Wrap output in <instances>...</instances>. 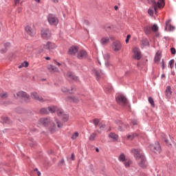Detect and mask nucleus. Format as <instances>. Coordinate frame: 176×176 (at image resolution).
<instances>
[{
    "label": "nucleus",
    "instance_id": "4468645a",
    "mask_svg": "<svg viewBox=\"0 0 176 176\" xmlns=\"http://www.w3.org/2000/svg\"><path fill=\"white\" fill-rule=\"evenodd\" d=\"M25 30L28 35H30V36H34V35H35V30H34V29H32V28H31L30 25H27L25 28Z\"/></svg>",
    "mask_w": 176,
    "mask_h": 176
},
{
    "label": "nucleus",
    "instance_id": "de8ad7c7",
    "mask_svg": "<svg viewBox=\"0 0 176 176\" xmlns=\"http://www.w3.org/2000/svg\"><path fill=\"white\" fill-rule=\"evenodd\" d=\"M130 38H131V36H130V34H128L126 38V43H129V41H130Z\"/></svg>",
    "mask_w": 176,
    "mask_h": 176
},
{
    "label": "nucleus",
    "instance_id": "6ab92c4d",
    "mask_svg": "<svg viewBox=\"0 0 176 176\" xmlns=\"http://www.w3.org/2000/svg\"><path fill=\"white\" fill-rule=\"evenodd\" d=\"M172 94H173V91H171V87L170 86L166 87V89L165 91V95L167 97V98H171Z\"/></svg>",
    "mask_w": 176,
    "mask_h": 176
},
{
    "label": "nucleus",
    "instance_id": "bf43d9fd",
    "mask_svg": "<svg viewBox=\"0 0 176 176\" xmlns=\"http://www.w3.org/2000/svg\"><path fill=\"white\" fill-rule=\"evenodd\" d=\"M52 2H54V3H58V0H51Z\"/></svg>",
    "mask_w": 176,
    "mask_h": 176
},
{
    "label": "nucleus",
    "instance_id": "09e8293b",
    "mask_svg": "<svg viewBox=\"0 0 176 176\" xmlns=\"http://www.w3.org/2000/svg\"><path fill=\"white\" fill-rule=\"evenodd\" d=\"M170 52H171L172 54H175V53H176L175 48H174V47L170 48Z\"/></svg>",
    "mask_w": 176,
    "mask_h": 176
},
{
    "label": "nucleus",
    "instance_id": "052dcab7",
    "mask_svg": "<svg viewBox=\"0 0 176 176\" xmlns=\"http://www.w3.org/2000/svg\"><path fill=\"white\" fill-rule=\"evenodd\" d=\"M165 142L166 145H170V144L168 143V140H167L166 139H165Z\"/></svg>",
    "mask_w": 176,
    "mask_h": 176
},
{
    "label": "nucleus",
    "instance_id": "0e129e2a",
    "mask_svg": "<svg viewBox=\"0 0 176 176\" xmlns=\"http://www.w3.org/2000/svg\"><path fill=\"white\" fill-rule=\"evenodd\" d=\"M114 9H115V10H118V6H116L114 7Z\"/></svg>",
    "mask_w": 176,
    "mask_h": 176
},
{
    "label": "nucleus",
    "instance_id": "f3484780",
    "mask_svg": "<svg viewBox=\"0 0 176 176\" xmlns=\"http://www.w3.org/2000/svg\"><path fill=\"white\" fill-rule=\"evenodd\" d=\"M66 101H68L69 102H78L79 101V98L78 96H68L66 98Z\"/></svg>",
    "mask_w": 176,
    "mask_h": 176
},
{
    "label": "nucleus",
    "instance_id": "7c9ffc66",
    "mask_svg": "<svg viewBox=\"0 0 176 176\" xmlns=\"http://www.w3.org/2000/svg\"><path fill=\"white\" fill-rule=\"evenodd\" d=\"M96 137H97V133H93L92 134L90 135L89 140V141H94Z\"/></svg>",
    "mask_w": 176,
    "mask_h": 176
},
{
    "label": "nucleus",
    "instance_id": "a19ab883",
    "mask_svg": "<svg viewBox=\"0 0 176 176\" xmlns=\"http://www.w3.org/2000/svg\"><path fill=\"white\" fill-rule=\"evenodd\" d=\"M99 129H100V130H104L105 129V124L101 122L99 124Z\"/></svg>",
    "mask_w": 176,
    "mask_h": 176
},
{
    "label": "nucleus",
    "instance_id": "f8f14e48",
    "mask_svg": "<svg viewBox=\"0 0 176 176\" xmlns=\"http://www.w3.org/2000/svg\"><path fill=\"white\" fill-rule=\"evenodd\" d=\"M87 57V52L83 50H80L77 53V58H79V60H82L83 58H86Z\"/></svg>",
    "mask_w": 176,
    "mask_h": 176
},
{
    "label": "nucleus",
    "instance_id": "13d9d810",
    "mask_svg": "<svg viewBox=\"0 0 176 176\" xmlns=\"http://www.w3.org/2000/svg\"><path fill=\"white\" fill-rule=\"evenodd\" d=\"M54 61H55V64H56L58 67H60V65H61V63H60L56 60H54Z\"/></svg>",
    "mask_w": 176,
    "mask_h": 176
},
{
    "label": "nucleus",
    "instance_id": "4c0bfd02",
    "mask_svg": "<svg viewBox=\"0 0 176 176\" xmlns=\"http://www.w3.org/2000/svg\"><path fill=\"white\" fill-rule=\"evenodd\" d=\"M0 97L1 98H8V93L3 92V93L0 94Z\"/></svg>",
    "mask_w": 176,
    "mask_h": 176
},
{
    "label": "nucleus",
    "instance_id": "aec40b11",
    "mask_svg": "<svg viewBox=\"0 0 176 176\" xmlns=\"http://www.w3.org/2000/svg\"><path fill=\"white\" fill-rule=\"evenodd\" d=\"M66 76L72 80H78V77L74 75V74H72L71 72H67Z\"/></svg>",
    "mask_w": 176,
    "mask_h": 176
},
{
    "label": "nucleus",
    "instance_id": "473e14b6",
    "mask_svg": "<svg viewBox=\"0 0 176 176\" xmlns=\"http://www.w3.org/2000/svg\"><path fill=\"white\" fill-rule=\"evenodd\" d=\"M118 159L120 162H126V156L124 155V154H121Z\"/></svg>",
    "mask_w": 176,
    "mask_h": 176
},
{
    "label": "nucleus",
    "instance_id": "8fccbe9b",
    "mask_svg": "<svg viewBox=\"0 0 176 176\" xmlns=\"http://www.w3.org/2000/svg\"><path fill=\"white\" fill-rule=\"evenodd\" d=\"M131 123L133 124V126H135V124H138V122L135 120H133Z\"/></svg>",
    "mask_w": 176,
    "mask_h": 176
},
{
    "label": "nucleus",
    "instance_id": "e2e57ef3",
    "mask_svg": "<svg viewBox=\"0 0 176 176\" xmlns=\"http://www.w3.org/2000/svg\"><path fill=\"white\" fill-rule=\"evenodd\" d=\"M45 60H50V57L49 56L45 57Z\"/></svg>",
    "mask_w": 176,
    "mask_h": 176
},
{
    "label": "nucleus",
    "instance_id": "2f4dec72",
    "mask_svg": "<svg viewBox=\"0 0 176 176\" xmlns=\"http://www.w3.org/2000/svg\"><path fill=\"white\" fill-rule=\"evenodd\" d=\"M45 38H50V36H52V33L50 32V30L49 29H47L45 30Z\"/></svg>",
    "mask_w": 176,
    "mask_h": 176
},
{
    "label": "nucleus",
    "instance_id": "9d476101",
    "mask_svg": "<svg viewBox=\"0 0 176 176\" xmlns=\"http://www.w3.org/2000/svg\"><path fill=\"white\" fill-rule=\"evenodd\" d=\"M56 113L58 116H62V119L63 122H68V115L64 113V111L61 109H58L56 110Z\"/></svg>",
    "mask_w": 176,
    "mask_h": 176
},
{
    "label": "nucleus",
    "instance_id": "58836bf2",
    "mask_svg": "<svg viewBox=\"0 0 176 176\" xmlns=\"http://www.w3.org/2000/svg\"><path fill=\"white\" fill-rule=\"evenodd\" d=\"M174 63H175L174 59H172L169 61V65H170V67L171 68V69H173V68L174 67Z\"/></svg>",
    "mask_w": 176,
    "mask_h": 176
},
{
    "label": "nucleus",
    "instance_id": "f704fd0d",
    "mask_svg": "<svg viewBox=\"0 0 176 176\" xmlns=\"http://www.w3.org/2000/svg\"><path fill=\"white\" fill-rule=\"evenodd\" d=\"M134 137H137V134L132 133L127 136V140H130L131 141V140H134Z\"/></svg>",
    "mask_w": 176,
    "mask_h": 176
},
{
    "label": "nucleus",
    "instance_id": "6e6d98bb",
    "mask_svg": "<svg viewBox=\"0 0 176 176\" xmlns=\"http://www.w3.org/2000/svg\"><path fill=\"white\" fill-rule=\"evenodd\" d=\"M47 153H48V155H52V154H53V150H50V151H47Z\"/></svg>",
    "mask_w": 176,
    "mask_h": 176
},
{
    "label": "nucleus",
    "instance_id": "4d7b16f0",
    "mask_svg": "<svg viewBox=\"0 0 176 176\" xmlns=\"http://www.w3.org/2000/svg\"><path fill=\"white\" fill-rule=\"evenodd\" d=\"M162 69H164V60L162 59Z\"/></svg>",
    "mask_w": 176,
    "mask_h": 176
},
{
    "label": "nucleus",
    "instance_id": "f03ea898",
    "mask_svg": "<svg viewBox=\"0 0 176 176\" xmlns=\"http://www.w3.org/2000/svg\"><path fill=\"white\" fill-rule=\"evenodd\" d=\"M131 153L134 155L138 166L142 167V168H145V167H146V160L144 154L141 153V149L133 148L131 150Z\"/></svg>",
    "mask_w": 176,
    "mask_h": 176
},
{
    "label": "nucleus",
    "instance_id": "a211bd4d",
    "mask_svg": "<svg viewBox=\"0 0 176 176\" xmlns=\"http://www.w3.org/2000/svg\"><path fill=\"white\" fill-rule=\"evenodd\" d=\"M170 23H171V19H169L166 22L165 29L167 30V28H168V31H174V30H175V27L171 25V24H170Z\"/></svg>",
    "mask_w": 176,
    "mask_h": 176
},
{
    "label": "nucleus",
    "instance_id": "a18cd8bd",
    "mask_svg": "<svg viewBox=\"0 0 176 176\" xmlns=\"http://www.w3.org/2000/svg\"><path fill=\"white\" fill-rule=\"evenodd\" d=\"M109 57H110L109 54L108 53L104 54V60H109Z\"/></svg>",
    "mask_w": 176,
    "mask_h": 176
},
{
    "label": "nucleus",
    "instance_id": "7ed1b4c3",
    "mask_svg": "<svg viewBox=\"0 0 176 176\" xmlns=\"http://www.w3.org/2000/svg\"><path fill=\"white\" fill-rule=\"evenodd\" d=\"M164 0H159L157 1V5H156V8L155 9V6L151 7L148 10V14L149 16H153L154 13L157 14V9H162L164 8Z\"/></svg>",
    "mask_w": 176,
    "mask_h": 176
},
{
    "label": "nucleus",
    "instance_id": "e433bc0d",
    "mask_svg": "<svg viewBox=\"0 0 176 176\" xmlns=\"http://www.w3.org/2000/svg\"><path fill=\"white\" fill-rule=\"evenodd\" d=\"M151 30H152L154 32H157V30H159V27L157 26V25L154 24V25H153V27L151 28Z\"/></svg>",
    "mask_w": 176,
    "mask_h": 176
},
{
    "label": "nucleus",
    "instance_id": "1a4fd4ad",
    "mask_svg": "<svg viewBox=\"0 0 176 176\" xmlns=\"http://www.w3.org/2000/svg\"><path fill=\"white\" fill-rule=\"evenodd\" d=\"M150 148L155 153H160V152H162V148L160 147V144H159V142H157L154 145L151 146Z\"/></svg>",
    "mask_w": 176,
    "mask_h": 176
},
{
    "label": "nucleus",
    "instance_id": "ea45409f",
    "mask_svg": "<svg viewBox=\"0 0 176 176\" xmlns=\"http://www.w3.org/2000/svg\"><path fill=\"white\" fill-rule=\"evenodd\" d=\"M64 164H65V161L64 158H62L58 162V166H64Z\"/></svg>",
    "mask_w": 176,
    "mask_h": 176
},
{
    "label": "nucleus",
    "instance_id": "9b49d317",
    "mask_svg": "<svg viewBox=\"0 0 176 176\" xmlns=\"http://www.w3.org/2000/svg\"><path fill=\"white\" fill-rule=\"evenodd\" d=\"M133 58L135 60H140L141 59V51H140V48L134 47L133 49Z\"/></svg>",
    "mask_w": 176,
    "mask_h": 176
},
{
    "label": "nucleus",
    "instance_id": "338daca9",
    "mask_svg": "<svg viewBox=\"0 0 176 176\" xmlns=\"http://www.w3.org/2000/svg\"><path fill=\"white\" fill-rule=\"evenodd\" d=\"M36 2H37L38 3H39L41 2V0H34Z\"/></svg>",
    "mask_w": 176,
    "mask_h": 176
},
{
    "label": "nucleus",
    "instance_id": "774afa93",
    "mask_svg": "<svg viewBox=\"0 0 176 176\" xmlns=\"http://www.w3.org/2000/svg\"><path fill=\"white\" fill-rule=\"evenodd\" d=\"M96 152H100V150L98 149V148H96Z\"/></svg>",
    "mask_w": 176,
    "mask_h": 176
},
{
    "label": "nucleus",
    "instance_id": "393cba45",
    "mask_svg": "<svg viewBox=\"0 0 176 176\" xmlns=\"http://www.w3.org/2000/svg\"><path fill=\"white\" fill-rule=\"evenodd\" d=\"M109 138H111L113 141H118V138H119V136H118V135L114 133H111L109 135Z\"/></svg>",
    "mask_w": 176,
    "mask_h": 176
},
{
    "label": "nucleus",
    "instance_id": "603ef678",
    "mask_svg": "<svg viewBox=\"0 0 176 176\" xmlns=\"http://www.w3.org/2000/svg\"><path fill=\"white\" fill-rule=\"evenodd\" d=\"M70 159L71 160H75V154L72 153Z\"/></svg>",
    "mask_w": 176,
    "mask_h": 176
},
{
    "label": "nucleus",
    "instance_id": "f257e3e1",
    "mask_svg": "<svg viewBox=\"0 0 176 176\" xmlns=\"http://www.w3.org/2000/svg\"><path fill=\"white\" fill-rule=\"evenodd\" d=\"M62 127L63 124L58 120L52 121L50 118H47L45 120V128L50 131V133H56V131H58Z\"/></svg>",
    "mask_w": 176,
    "mask_h": 176
},
{
    "label": "nucleus",
    "instance_id": "ddd939ff",
    "mask_svg": "<svg viewBox=\"0 0 176 176\" xmlns=\"http://www.w3.org/2000/svg\"><path fill=\"white\" fill-rule=\"evenodd\" d=\"M78 50H79V48L76 46H72L68 50V54L70 56H75L76 53H78Z\"/></svg>",
    "mask_w": 176,
    "mask_h": 176
},
{
    "label": "nucleus",
    "instance_id": "c756f323",
    "mask_svg": "<svg viewBox=\"0 0 176 176\" xmlns=\"http://www.w3.org/2000/svg\"><path fill=\"white\" fill-rule=\"evenodd\" d=\"M28 65H29L28 62L25 61V62L22 63L18 67V68L21 69V68H23V67H24L25 68H27V67H28Z\"/></svg>",
    "mask_w": 176,
    "mask_h": 176
},
{
    "label": "nucleus",
    "instance_id": "72a5a7b5",
    "mask_svg": "<svg viewBox=\"0 0 176 176\" xmlns=\"http://www.w3.org/2000/svg\"><path fill=\"white\" fill-rule=\"evenodd\" d=\"M79 137V133L74 132L72 135V140H76Z\"/></svg>",
    "mask_w": 176,
    "mask_h": 176
},
{
    "label": "nucleus",
    "instance_id": "864d4df0",
    "mask_svg": "<svg viewBox=\"0 0 176 176\" xmlns=\"http://www.w3.org/2000/svg\"><path fill=\"white\" fill-rule=\"evenodd\" d=\"M34 171H36L38 176H41V173L38 170V168H35Z\"/></svg>",
    "mask_w": 176,
    "mask_h": 176
},
{
    "label": "nucleus",
    "instance_id": "c03bdc74",
    "mask_svg": "<svg viewBox=\"0 0 176 176\" xmlns=\"http://www.w3.org/2000/svg\"><path fill=\"white\" fill-rule=\"evenodd\" d=\"M105 65L106 67H107V68H109V69H111V68H112V64H111V63H109V61H107L105 63Z\"/></svg>",
    "mask_w": 176,
    "mask_h": 176
},
{
    "label": "nucleus",
    "instance_id": "2eb2a0df",
    "mask_svg": "<svg viewBox=\"0 0 176 176\" xmlns=\"http://www.w3.org/2000/svg\"><path fill=\"white\" fill-rule=\"evenodd\" d=\"M57 108L54 106L48 107L45 109V115H49V113H54L56 112Z\"/></svg>",
    "mask_w": 176,
    "mask_h": 176
},
{
    "label": "nucleus",
    "instance_id": "69168bd1",
    "mask_svg": "<svg viewBox=\"0 0 176 176\" xmlns=\"http://www.w3.org/2000/svg\"><path fill=\"white\" fill-rule=\"evenodd\" d=\"M41 113H43V112H45V110H44L43 109H42L41 110Z\"/></svg>",
    "mask_w": 176,
    "mask_h": 176
},
{
    "label": "nucleus",
    "instance_id": "c85d7f7f",
    "mask_svg": "<svg viewBox=\"0 0 176 176\" xmlns=\"http://www.w3.org/2000/svg\"><path fill=\"white\" fill-rule=\"evenodd\" d=\"M144 32L146 35H149V34L152 32V28H151V27L144 28Z\"/></svg>",
    "mask_w": 176,
    "mask_h": 176
},
{
    "label": "nucleus",
    "instance_id": "680f3d73",
    "mask_svg": "<svg viewBox=\"0 0 176 176\" xmlns=\"http://www.w3.org/2000/svg\"><path fill=\"white\" fill-rule=\"evenodd\" d=\"M15 5H17L20 2V0H15Z\"/></svg>",
    "mask_w": 176,
    "mask_h": 176
},
{
    "label": "nucleus",
    "instance_id": "423d86ee",
    "mask_svg": "<svg viewBox=\"0 0 176 176\" xmlns=\"http://www.w3.org/2000/svg\"><path fill=\"white\" fill-rule=\"evenodd\" d=\"M47 21L50 25L56 26L58 24V18L53 14H50L47 16Z\"/></svg>",
    "mask_w": 176,
    "mask_h": 176
},
{
    "label": "nucleus",
    "instance_id": "4be33fe9",
    "mask_svg": "<svg viewBox=\"0 0 176 176\" xmlns=\"http://www.w3.org/2000/svg\"><path fill=\"white\" fill-rule=\"evenodd\" d=\"M109 39H110L109 37H107V36L102 37L100 40L101 45H107V43H109Z\"/></svg>",
    "mask_w": 176,
    "mask_h": 176
},
{
    "label": "nucleus",
    "instance_id": "cd10ccee",
    "mask_svg": "<svg viewBox=\"0 0 176 176\" xmlns=\"http://www.w3.org/2000/svg\"><path fill=\"white\" fill-rule=\"evenodd\" d=\"M124 164L125 166V167L127 168L129 167H130V166L131 165V160H126L124 162Z\"/></svg>",
    "mask_w": 176,
    "mask_h": 176
},
{
    "label": "nucleus",
    "instance_id": "dca6fc26",
    "mask_svg": "<svg viewBox=\"0 0 176 176\" xmlns=\"http://www.w3.org/2000/svg\"><path fill=\"white\" fill-rule=\"evenodd\" d=\"M56 44L50 41L47 42L45 44V49H47V50H52L53 49H56Z\"/></svg>",
    "mask_w": 176,
    "mask_h": 176
},
{
    "label": "nucleus",
    "instance_id": "39448f33",
    "mask_svg": "<svg viewBox=\"0 0 176 176\" xmlns=\"http://www.w3.org/2000/svg\"><path fill=\"white\" fill-rule=\"evenodd\" d=\"M111 47L113 52L118 53L122 50V43L119 41H115L112 43Z\"/></svg>",
    "mask_w": 176,
    "mask_h": 176
},
{
    "label": "nucleus",
    "instance_id": "bb28decb",
    "mask_svg": "<svg viewBox=\"0 0 176 176\" xmlns=\"http://www.w3.org/2000/svg\"><path fill=\"white\" fill-rule=\"evenodd\" d=\"M146 1L148 3L154 6V9H156V5H157V3H156L155 0H146Z\"/></svg>",
    "mask_w": 176,
    "mask_h": 176
},
{
    "label": "nucleus",
    "instance_id": "5701e85b",
    "mask_svg": "<svg viewBox=\"0 0 176 176\" xmlns=\"http://www.w3.org/2000/svg\"><path fill=\"white\" fill-rule=\"evenodd\" d=\"M161 58H162V52H157L155 56V59H154L155 63H159Z\"/></svg>",
    "mask_w": 176,
    "mask_h": 176
},
{
    "label": "nucleus",
    "instance_id": "b1692460",
    "mask_svg": "<svg viewBox=\"0 0 176 176\" xmlns=\"http://www.w3.org/2000/svg\"><path fill=\"white\" fill-rule=\"evenodd\" d=\"M47 69L50 71V72H58V69L52 65L47 67Z\"/></svg>",
    "mask_w": 176,
    "mask_h": 176
},
{
    "label": "nucleus",
    "instance_id": "0eeeda50",
    "mask_svg": "<svg viewBox=\"0 0 176 176\" xmlns=\"http://www.w3.org/2000/svg\"><path fill=\"white\" fill-rule=\"evenodd\" d=\"M116 102L119 105H127V98L123 95H120L116 98Z\"/></svg>",
    "mask_w": 176,
    "mask_h": 176
},
{
    "label": "nucleus",
    "instance_id": "412c9836",
    "mask_svg": "<svg viewBox=\"0 0 176 176\" xmlns=\"http://www.w3.org/2000/svg\"><path fill=\"white\" fill-rule=\"evenodd\" d=\"M4 48H2L0 52L3 54V53H6L8 52V49H9L11 46L10 43H6L3 45Z\"/></svg>",
    "mask_w": 176,
    "mask_h": 176
},
{
    "label": "nucleus",
    "instance_id": "a878e982",
    "mask_svg": "<svg viewBox=\"0 0 176 176\" xmlns=\"http://www.w3.org/2000/svg\"><path fill=\"white\" fill-rule=\"evenodd\" d=\"M38 127H45V118H41L38 122Z\"/></svg>",
    "mask_w": 176,
    "mask_h": 176
},
{
    "label": "nucleus",
    "instance_id": "c9c22d12",
    "mask_svg": "<svg viewBox=\"0 0 176 176\" xmlns=\"http://www.w3.org/2000/svg\"><path fill=\"white\" fill-rule=\"evenodd\" d=\"M148 102L151 104V107H155V101L152 97H148Z\"/></svg>",
    "mask_w": 176,
    "mask_h": 176
},
{
    "label": "nucleus",
    "instance_id": "37998d69",
    "mask_svg": "<svg viewBox=\"0 0 176 176\" xmlns=\"http://www.w3.org/2000/svg\"><path fill=\"white\" fill-rule=\"evenodd\" d=\"M61 91H63V93H67V91H69V93H72V91L68 90V89H67L66 87H62Z\"/></svg>",
    "mask_w": 176,
    "mask_h": 176
},
{
    "label": "nucleus",
    "instance_id": "20e7f679",
    "mask_svg": "<svg viewBox=\"0 0 176 176\" xmlns=\"http://www.w3.org/2000/svg\"><path fill=\"white\" fill-rule=\"evenodd\" d=\"M13 97L15 100H19V98H22V100H24L25 102H30V100H31V98H30V95H28L27 93L23 91H19L14 94Z\"/></svg>",
    "mask_w": 176,
    "mask_h": 176
},
{
    "label": "nucleus",
    "instance_id": "79ce46f5",
    "mask_svg": "<svg viewBox=\"0 0 176 176\" xmlns=\"http://www.w3.org/2000/svg\"><path fill=\"white\" fill-rule=\"evenodd\" d=\"M98 123H100V120L96 118L94 120V124L97 127L98 126Z\"/></svg>",
    "mask_w": 176,
    "mask_h": 176
},
{
    "label": "nucleus",
    "instance_id": "3c124183",
    "mask_svg": "<svg viewBox=\"0 0 176 176\" xmlns=\"http://www.w3.org/2000/svg\"><path fill=\"white\" fill-rule=\"evenodd\" d=\"M41 36L42 38H45V30L43 29L41 30Z\"/></svg>",
    "mask_w": 176,
    "mask_h": 176
},
{
    "label": "nucleus",
    "instance_id": "6e6552de",
    "mask_svg": "<svg viewBox=\"0 0 176 176\" xmlns=\"http://www.w3.org/2000/svg\"><path fill=\"white\" fill-rule=\"evenodd\" d=\"M31 98L38 101V102H43V98L41 95L38 94L36 91L32 92L30 94Z\"/></svg>",
    "mask_w": 176,
    "mask_h": 176
},
{
    "label": "nucleus",
    "instance_id": "5fc2aeb1",
    "mask_svg": "<svg viewBox=\"0 0 176 176\" xmlns=\"http://www.w3.org/2000/svg\"><path fill=\"white\" fill-rule=\"evenodd\" d=\"M23 10V8H19L16 10V12H18L19 13H21V11Z\"/></svg>",
    "mask_w": 176,
    "mask_h": 176
},
{
    "label": "nucleus",
    "instance_id": "49530a36",
    "mask_svg": "<svg viewBox=\"0 0 176 176\" xmlns=\"http://www.w3.org/2000/svg\"><path fill=\"white\" fill-rule=\"evenodd\" d=\"M94 73L95 74L96 76L100 78V73L96 69H94Z\"/></svg>",
    "mask_w": 176,
    "mask_h": 176
}]
</instances>
